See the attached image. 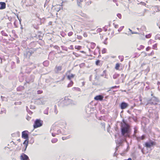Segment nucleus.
Masks as SVG:
<instances>
[{"label":"nucleus","instance_id":"63","mask_svg":"<svg viewBox=\"0 0 160 160\" xmlns=\"http://www.w3.org/2000/svg\"><path fill=\"white\" fill-rule=\"evenodd\" d=\"M141 49H143L144 48V46L142 45H141L140 46Z\"/></svg>","mask_w":160,"mask_h":160},{"label":"nucleus","instance_id":"37","mask_svg":"<svg viewBox=\"0 0 160 160\" xmlns=\"http://www.w3.org/2000/svg\"><path fill=\"white\" fill-rule=\"evenodd\" d=\"M27 111L28 113L30 114H32V112L28 108L27 106L26 107Z\"/></svg>","mask_w":160,"mask_h":160},{"label":"nucleus","instance_id":"59","mask_svg":"<svg viewBox=\"0 0 160 160\" xmlns=\"http://www.w3.org/2000/svg\"><path fill=\"white\" fill-rule=\"evenodd\" d=\"M151 48L150 47L148 46L146 48V50L147 51H148Z\"/></svg>","mask_w":160,"mask_h":160},{"label":"nucleus","instance_id":"42","mask_svg":"<svg viewBox=\"0 0 160 160\" xmlns=\"http://www.w3.org/2000/svg\"><path fill=\"white\" fill-rule=\"evenodd\" d=\"M124 28V26H122L121 27H120L118 30V31L120 32V31H121L122 29Z\"/></svg>","mask_w":160,"mask_h":160},{"label":"nucleus","instance_id":"7","mask_svg":"<svg viewBox=\"0 0 160 160\" xmlns=\"http://www.w3.org/2000/svg\"><path fill=\"white\" fill-rule=\"evenodd\" d=\"M28 131H24L22 132V138L25 140H28L29 136L28 135Z\"/></svg>","mask_w":160,"mask_h":160},{"label":"nucleus","instance_id":"45","mask_svg":"<svg viewBox=\"0 0 160 160\" xmlns=\"http://www.w3.org/2000/svg\"><path fill=\"white\" fill-rule=\"evenodd\" d=\"M73 34V32H70L68 33V35L69 37L71 36Z\"/></svg>","mask_w":160,"mask_h":160},{"label":"nucleus","instance_id":"64","mask_svg":"<svg viewBox=\"0 0 160 160\" xmlns=\"http://www.w3.org/2000/svg\"><path fill=\"white\" fill-rule=\"evenodd\" d=\"M139 34V33L138 32H134L132 33V34Z\"/></svg>","mask_w":160,"mask_h":160},{"label":"nucleus","instance_id":"19","mask_svg":"<svg viewBox=\"0 0 160 160\" xmlns=\"http://www.w3.org/2000/svg\"><path fill=\"white\" fill-rule=\"evenodd\" d=\"M145 135H143L141 137H138L137 138V140L138 141L140 140H143L145 138Z\"/></svg>","mask_w":160,"mask_h":160},{"label":"nucleus","instance_id":"55","mask_svg":"<svg viewBox=\"0 0 160 160\" xmlns=\"http://www.w3.org/2000/svg\"><path fill=\"white\" fill-rule=\"evenodd\" d=\"M77 38L79 40H81L82 39V37L81 36L77 35Z\"/></svg>","mask_w":160,"mask_h":160},{"label":"nucleus","instance_id":"28","mask_svg":"<svg viewBox=\"0 0 160 160\" xmlns=\"http://www.w3.org/2000/svg\"><path fill=\"white\" fill-rule=\"evenodd\" d=\"M50 1V0H46L44 4V7H46L47 6H48V3Z\"/></svg>","mask_w":160,"mask_h":160},{"label":"nucleus","instance_id":"50","mask_svg":"<svg viewBox=\"0 0 160 160\" xmlns=\"http://www.w3.org/2000/svg\"><path fill=\"white\" fill-rule=\"evenodd\" d=\"M100 62V61L99 60H97L96 61V64L97 65H99V64Z\"/></svg>","mask_w":160,"mask_h":160},{"label":"nucleus","instance_id":"41","mask_svg":"<svg viewBox=\"0 0 160 160\" xmlns=\"http://www.w3.org/2000/svg\"><path fill=\"white\" fill-rule=\"evenodd\" d=\"M151 36V34H149L147 35H146L145 36V37L146 38H150Z\"/></svg>","mask_w":160,"mask_h":160},{"label":"nucleus","instance_id":"22","mask_svg":"<svg viewBox=\"0 0 160 160\" xmlns=\"http://www.w3.org/2000/svg\"><path fill=\"white\" fill-rule=\"evenodd\" d=\"M74 75L71 74L70 75H68L67 76L68 78V80H70L72 78H73L74 76Z\"/></svg>","mask_w":160,"mask_h":160},{"label":"nucleus","instance_id":"5","mask_svg":"<svg viewBox=\"0 0 160 160\" xmlns=\"http://www.w3.org/2000/svg\"><path fill=\"white\" fill-rule=\"evenodd\" d=\"M62 103L64 104L65 105H67L70 104H74L73 101L71 99H69L68 97H65L64 99L62 101Z\"/></svg>","mask_w":160,"mask_h":160},{"label":"nucleus","instance_id":"44","mask_svg":"<svg viewBox=\"0 0 160 160\" xmlns=\"http://www.w3.org/2000/svg\"><path fill=\"white\" fill-rule=\"evenodd\" d=\"M101 126H102L103 128H105V123L104 122H101Z\"/></svg>","mask_w":160,"mask_h":160},{"label":"nucleus","instance_id":"51","mask_svg":"<svg viewBox=\"0 0 160 160\" xmlns=\"http://www.w3.org/2000/svg\"><path fill=\"white\" fill-rule=\"evenodd\" d=\"M21 103H22V102H15L14 103V104L15 105H18V104L20 105L21 104Z\"/></svg>","mask_w":160,"mask_h":160},{"label":"nucleus","instance_id":"21","mask_svg":"<svg viewBox=\"0 0 160 160\" xmlns=\"http://www.w3.org/2000/svg\"><path fill=\"white\" fill-rule=\"evenodd\" d=\"M6 110L4 108H2L0 112V114H2L3 113L6 114Z\"/></svg>","mask_w":160,"mask_h":160},{"label":"nucleus","instance_id":"56","mask_svg":"<svg viewBox=\"0 0 160 160\" xmlns=\"http://www.w3.org/2000/svg\"><path fill=\"white\" fill-rule=\"evenodd\" d=\"M107 39H108V38H106L105 39V40L103 42V43L106 45L107 44V42H106V41L107 40Z\"/></svg>","mask_w":160,"mask_h":160},{"label":"nucleus","instance_id":"30","mask_svg":"<svg viewBox=\"0 0 160 160\" xmlns=\"http://www.w3.org/2000/svg\"><path fill=\"white\" fill-rule=\"evenodd\" d=\"M57 106L56 105H54V113L56 114H57L58 113V111L57 109Z\"/></svg>","mask_w":160,"mask_h":160},{"label":"nucleus","instance_id":"12","mask_svg":"<svg viewBox=\"0 0 160 160\" xmlns=\"http://www.w3.org/2000/svg\"><path fill=\"white\" fill-rule=\"evenodd\" d=\"M35 0H25V2L26 3V2H29V3H28L27 4H26V6H28L32 5L33 3L35 2Z\"/></svg>","mask_w":160,"mask_h":160},{"label":"nucleus","instance_id":"32","mask_svg":"<svg viewBox=\"0 0 160 160\" xmlns=\"http://www.w3.org/2000/svg\"><path fill=\"white\" fill-rule=\"evenodd\" d=\"M48 62L47 61H45L43 62V65L45 66H47L48 65Z\"/></svg>","mask_w":160,"mask_h":160},{"label":"nucleus","instance_id":"53","mask_svg":"<svg viewBox=\"0 0 160 160\" xmlns=\"http://www.w3.org/2000/svg\"><path fill=\"white\" fill-rule=\"evenodd\" d=\"M156 38L158 39H160V34H157L156 36Z\"/></svg>","mask_w":160,"mask_h":160},{"label":"nucleus","instance_id":"58","mask_svg":"<svg viewBox=\"0 0 160 160\" xmlns=\"http://www.w3.org/2000/svg\"><path fill=\"white\" fill-rule=\"evenodd\" d=\"M137 132V130L135 129V128L134 130V136L136 137V134Z\"/></svg>","mask_w":160,"mask_h":160},{"label":"nucleus","instance_id":"10","mask_svg":"<svg viewBox=\"0 0 160 160\" xmlns=\"http://www.w3.org/2000/svg\"><path fill=\"white\" fill-rule=\"evenodd\" d=\"M62 70V66L57 65L54 68V72L56 73H58Z\"/></svg>","mask_w":160,"mask_h":160},{"label":"nucleus","instance_id":"46","mask_svg":"<svg viewBox=\"0 0 160 160\" xmlns=\"http://www.w3.org/2000/svg\"><path fill=\"white\" fill-rule=\"evenodd\" d=\"M91 2H92L91 1H88L87 2H86V5H87L88 6L91 3Z\"/></svg>","mask_w":160,"mask_h":160},{"label":"nucleus","instance_id":"25","mask_svg":"<svg viewBox=\"0 0 160 160\" xmlns=\"http://www.w3.org/2000/svg\"><path fill=\"white\" fill-rule=\"evenodd\" d=\"M48 110L49 108H47L44 110V111L43 113L44 114H46L47 115H48Z\"/></svg>","mask_w":160,"mask_h":160},{"label":"nucleus","instance_id":"14","mask_svg":"<svg viewBox=\"0 0 160 160\" xmlns=\"http://www.w3.org/2000/svg\"><path fill=\"white\" fill-rule=\"evenodd\" d=\"M84 1V0H77L78 6L81 8L82 7V3Z\"/></svg>","mask_w":160,"mask_h":160},{"label":"nucleus","instance_id":"54","mask_svg":"<svg viewBox=\"0 0 160 160\" xmlns=\"http://www.w3.org/2000/svg\"><path fill=\"white\" fill-rule=\"evenodd\" d=\"M106 52V49L104 48L102 50V53H105Z\"/></svg>","mask_w":160,"mask_h":160},{"label":"nucleus","instance_id":"52","mask_svg":"<svg viewBox=\"0 0 160 160\" xmlns=\"http://www.w3.org/2000/svg\"><path fill=\"white\" fill-rule=\"evenodd\" d=\"M42 92H43V91L42 90H38L37 91V93L38 94H40L42 93Z\"/></svg>","mask_w":160,"mask_h":160},{"label":"nucleus","instance_id":"6","mask_svg":"<svg viewBox=\"0 0 160 160\" xmlns=\"http://www.w3.org/2000/svg\"><path fill=\"white\" fill-rule=\"evenodd\" d=\"M155 142L152 141L150 140L148 142H146L145 143V147L147 148H150L151 147L155 145Z\"/></svg>","mask_w":160,"mask_h":160},{"label":"nucleus","instance_id":"11","mask_svg":"<svg viewBox=\"0 0 160 160\" xmlns=\"http://www.w3.org/2000/svg\"><path fill=\"white\" fill-rule=\"evenodd\" d=\"M103 98L104 97L102 95H99L95 96L94 97V99L95 100L97 101H102V100H103Z\"/></svg>","mask_w":160,"mask_h":160},{"label":"nucleus","instance_id":"39","mask_svg":"<svg viewBox=\"0 0 160 160\" xmlns=\"http://www.w3.org/2000/svg\"><path fill=\"white\" fill-rule=\"evenodd\" d=\"M81 48V47L80 46H75V48L76 49H78V50H80Z\"/></svg>","mask_w":160,"mask_h":160},{"label":"nucleus","instance_id":"24","mask_svg":"<svg viewBox=\"0 0 160 160\" xmlns=\"http://www.w3.org/2000/svg\"><path fill=\"white\" fill-rule=\"evenodd\" d=\"M72 90L75 91H81V89L80 88H76V87H73L72 88Z\"/></svg>","mask_w":160,"mask_h":160},{"label":"nucleus","instance_id":"2","mask_svg":"<svg viewBox=\"0 0 160 160\" xmlns=\"http://www.w3.org/2000/svg\"><path fill=\"white\" fill-rule=\"evenodd\" d=\"M50 132L53 137H55L56 135H58L61 133V131L59 128L55 124H53L52 126Z\"/></svg>","mask_w":160,"mask_h":160},{"label":"nucleus","instance_id":"15","mask_svg":"<svg viewBox=\"0 0 160 160\" xmlns=\"http://www.w3.org/2000/svg\"><path fill=\"white\" fill-rule=\"evenodd\" d=\"M23 144L25 145V149H24V151H25L26 150L27 147L28 145V140H25L24 142L23 143Z\"/></svg>","mask_w":160,"mask_h":160},{"label":"nucleus","instance_id":"18","mask_svg":"<svg viewBox=\"0 0 160 160\" xmlns=\"http://www.w3.org/2000/svg\"><path fill=\"white\" fill-rule=\"evenodd\" d=\"M93 109V108H91L90 107H89V106H87L85 108V110L86 112L88 114H89L90 113V111L91 109Z\"/></svg>","mask_w":160,"mask_h":160},{"label":"nucleus","instance_id":"23","mask_svg":"<svg viewBox=\"0 0 160 160\" xmlns=\"http://www.w3.org/2000/svg\"><path fill=\"white\" fill-rule=\"evenodd\" d=\"M119 86H112V87L110 88H109V90H108L107 92H110V91H111V89H114V88H119Z\"/></svg>","mask_w":160,"mask_h":160},{"label":"nucleus","instance_id":"61","mask_svg":"<svg viewBox=\"0 0 160 160\" xmlns=\"http://www.w3.org/2000/svg\"><path fill=\"white\" fill-rule=\"evenodd\" d=\"M111 92H109V93H110L111 94H113L114 93L116 92V91H111V90L110 91Z\"/></svg>","mask_w":160,"mask_h":160},{"label":"nucleus","instance_id":"43","mask_svg":"<svg viewBox=\"0 0 160 160\" xmlns=\"http://www.w3.org/2000/svg\"><path fill=\"white\" fill-rule=\"evenodd\" d=\"M53 47L55 49H56L57 50H59V49H60L59 47L58 46H57V45L54 46Z\"/></svg>","mask_w":160,"mask_h":160},{"label":"nucleus","instance_id":"29","mask_svg":"<svg viewBox=\"0 0 160 160\" xmlns=\"http://www.w3.org/2000/svg\"><path fill=\"white\" fill-rule=\"evenodd\" d=\"M119 76V75L118 74H116L113 75V78L114 79H116Z\"/></svg>","mask_w":160,"mask_h":160},{"label":"nucleus","instance_id":"48","mask_svg":"<svg viewBox=\"0 0 160 160\" xmlns=\"http://www.w3.org/2000/svg\"><path fill=\"white\" fill-rule=\"evenodd\" d=\"M117 16L118 17L120 18L121 19L122 18V15L120 13H118L117 14Z\"/></svg>","mask_w":160,"mask_h":160},{"label":"nucleus","instance_id":"57","mask_svg":"<svg viewBox=\"0 0 160 160\" xmlns=\"http://www.w3.org/2000/svg\"><path fill=\"white\" fill-rule=\"evenodd\" d=\"M26 119L28 120L29 121L31 119V117L29 116H27L26 118Z\"/></svg>","mask_w":160,"mask_h":160},{"label":"nucleus","instance_id":"20","mask_svg":"<svg viewBox=\"0 0 160 160\" xmlns=\"http://www.w3.org/2000/svg\"><path fill=\"white\" fill-rule=\"evenodd\" d=\"M32 54V53L29 51H27L24 53V55H26L27 57H29Z\"/></svg>","mask_w":160,"mask_h":160},{"label":"nucleus","instance_id":"1","mask_svg":"<svg viewBox=\"0 0 160 160\" xmlns=\"http://www.w3.org/2000/svg\"><path fill=\"white\" fill-rule=\"evenodd\" d=\"M121 133L123 138L121 139L120 138L118 139L116 143L119 145L121 144L124 141L126 140V138L129 137L131 131L130 125L127 123L123 120V122L121 123Z\"/></svg>","mask_w":160,"mask_h":160},{"label":"nucleus","instance_id":"60","mask_svg":"<svg viewBox=\"0 0 160 160\" xmlns=\"http://www.w3.org/2000/svg\"><path fill=\"white\" fill-rule=\"evenodd\" d=\"M113 24L114 25V27L115 28H118V25H117V24H115L114 23H113Z\"/></svg>","mask_w":160,"mask_h":160},{"label":"nucleus","instance_id":"33","mask_svg":"<svg viewBox=\"0 0 160 160\" xmlns=\"http://www.w3.org/2000/svg\"><path fill=\"white\" fill-rule=\"evenodd\" d=\"M1 33L3 36H8V34L3 31H2L1 32Z\"/></svg>","mask_w":160,"mask_h":160},{"label":"nucleus","instance_id":"40","mask_svg":"<svg viewBox=\"0 0 160 160\" xmlns=\"http://www.w3.org/2000/svg\"><path fill=\"white\" fill-rule=\"evenodd\" d=\"M38 103L39 104H43L45 103V102L44 101L42 102V101L40 100H38Z\"/></svg>","mask_w":160,"mask_h":160},{"label":"nucleus","instance_id":"31","mask_svg":"<svg viewBox=\"0 0 160 160\" xmlns=\"http://www.w3.org/2000/svg\"><path fill=\"white\" fill-rule=\"evenodd\" d=\"M73 84V82L72 81H71L68 84V87H72Z\"/></svg>","mask_w":160,"mask_h":160},{"label":"nucleus","instance_id":"38","mask_svg":"<svg viewBox=\"0 0 160 160\" xmlns=\"http://www.w3.org/2000/svg\"><path fill=\"white\" fill-rule=\"evenodd\" d=\"M119 67H120V64L118 63H117L116 64V66L115 67V68L116 70H118L119 69Z\"/></svg>","mask_w":160,"mask_h":160},{"label":"nucleus","instance_id":"27","mask_svg":"<svg viewBox=\"0 0 160 160\" xmlns=\"http://www.w3.org/2000/svg\"><path fill=\"white\" fill-rule=\"evenodd\" d=\"M96 46V44L92 42L91 43V48L92 49H93Z\"/></svg>","mask_w":160,"mask_h":160},{"label":"nucleus","instance_id":"35","mask_svg":"<svg viewBox=\"0 0 160 160\" xmlns=\"http://www.w3.org/2000/svg\"><path fill=\"white\" fill-rule=\"evenodd\" d=\"M157 43H156V44H154V45H153L152 46V48L153 49H154L155 50H157Z\"/></svg>","mask_w":160,"mask_h":160},{"label":"nucleus","instance_id":"34","mask_svg":"<svg viewBox=\"0 0 160 160\" xmlns=\"http://www.w3.org/2000/svg\"><path fill=\"white\" fill-rule=\"evenodd\" d=\"M119 59L120 60L121 62L123 61L124 59V57L122 56H118Z\"/></svg>","mask_w":160,"mask_h":160},{"label":"nucleus","instance_id":"17","mask_svg":"<svg viewBox=\"0 0 160 160\" xmlns=\"http://www.w3.org/2000/svg\"><path fill=\"white\" fill-rule=\"evenodd\" d=\"M34 76L33 75L31 76L29 79V80L28 81V80H26V82L28 83H29L30 82H32L33 81L34 79Z\"/></svg>","mask_w":160,"mask_h":160},{"label":"nucleus","instance_id":"49","mask_svg":"<svg viewBox=\"0 0 160 160\" xmlns=\"http://www.w3.org/2000/svg\"><path fill=\"white\" fill-rule=\"evenodd\" d=\"M61 47H62V49L63 50H65V51H67L68 50L67 48L66 47H63V46H62Z\"/></svg>","mask_w":160,"mask_h":160},{"label":"nucleus","instance_id":"4","mask_svg":"<svg viewBox=\"0 0 160 160\" xmlns=\"http://www.w3.org/2000/svg\"><path fill=\"white\" fill-rule=\"evenodd\" d=\"M43 124V121L40 119H37L34 121V123L33 125L34 128H38L42 126Z\"/></svg>","mask_w":160,"mask_h":160},{"label":"nucleus","instance_id":"16","mask_svg":"<svg viewBox=\"0 0 160 160\" xmlns=\"http://www.w3.org/2000/svg\"><path fill=\"white\" fill-rule=\"evenodd\" d=\"M35 37H36L37 38L39 39V40H41L42 36V34L40 32H38L37 34L36 35V36Z\"/></svg>","mask_w":160,"mask_h":160},{"label":"nucleus","instance_id":"13","mask_svg":"<svg viewBox=\"0 0 160 160\" xmlns=\"http://www.w3.org/2000/svg\"><path fill=\"white\" fill-rule=\"evenodd\" d=\"M6 3L4 2H0V9H3L6 8Z\"/></svg>","mask_w":160,"mask_h":160},{"label":"nucleus","instance_id":"9","mask_svg":"<svg viewBox=\"0 0 160 160\" xmlns=\"http://www.w3.org/2000/svg\"><path fill=\"white\" fill-rule=\"evenodd\" d=\"M21 160H29L28 156L26 154L22 153L20 156Z\"/></svg>","mask_w":160,"mask_h":160},{"label":"nucleus","instance_id":"8","mask_svg":"<svg viewBox=\"0 0 160 160\" xmlns=\"http://www.w3.org/2000/svg\"><path fill=\"white\" fill-rule=\"evenodd\" d=\"M129 106V104L124 102H122L120 104L119 106L122 109H124L127 108Z\"/></svg>","mask_w":160,"mask_h":160},{"label":"nucleus","instance_id":"62","mask_svg":"<svg viewBox=\"0 0 160 160\" xmlns=\"http://www.w3.org/2000/svg\"><path fill=\"white\" fill-rule=\"evenodd\" d=\"M83 35L85 37H87V34L86 33H84Z\"/></svg>","mask_w":160,"mask_h":160},{"label":"nucleus","instance_id":"3","mask_svg":"<svg viewBox=\"0 0 160 160\" xmlns=\"http://www.w3.org/2000/svg\"><path fill=\"white\" fill-rule=\"evenodd\" d=\"M160 102L158 99L157 97L153 96L151 99L148 100L147 105L150 104L151 105H156L157 104V102Z\"/></svg>","mask_w":160,"mask_h":160},{"label":"nucleus","instance_id":"36","mask_svg":"<svg viewBox=\"0 0 160 160\" xmlns=\"http://www.w3.org/2000/svg\"><path fill=\"white\" fill-rule=\"evenodd\" d=\"M58 141L57 139L55 138H53L51 142L53 143H55L57 142Z\"/></svg>","mask_w":160,"mask_h":160},{"label":"nucleus","instance_id":"47","mask_svg":"<svg viewBox=\"0 0 160 160\" xmlns=\"http://www.w3.org/2000/svg\"><path fill=\"white\" fill-rule=\"evenodd\" d=\"M73 54L76 57H78L79 56V54L75 52H73Z\"/></svg>","mask_w":160,"mask_h":160},{"label":"nucleus","instance_id":"26","mask_svg":"<svg viewBox=\"0 0 160 160\" xmlns=\"http://www.w3.org/2000/svg\"><path fill=\"white\" fill-rule=\"evenodd\" d=\"M71 137V135H69V136H67V137H62V139L63 140H66L70 138Z\"/></svg>","mask_w":160,"mask_h":160}]
</instances>
